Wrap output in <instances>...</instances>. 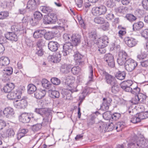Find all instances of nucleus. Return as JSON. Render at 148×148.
<instances>
[{"label":"nucleus","instance_id":"nucleus-57","mask_svg":"<svg viewBox=\"0 0 148 148\" xmlns=\"http://www.w3.org/2000/svg\"><path fill=\"white\" fill-rule=\"evenodd\" d=\"M105 60L108 63V66H111V57L110 53L106 55Z\"/></svg>","mask_w":148,"mask_h":148},{"label":"nucleus","instance_id":"nucleus-63","mask_svg":"<svg viewBox=\"0 0 148 148\" xmlns=\"http://www.w3.org/2000/svg\"><path fill=\"white\" fill-rule=\"evenodd\" d=\"M120 100V99L116 95L112 96V101H113L114 104H117L119 101Z\"/></svg>","mask_w":148,"mask_h":148},{"label":"nucleus","instance_id":"nucleus-18","mask_svg":"<svg viewBox=\"0 0 148 148\" xmlns=\"http://www.w3.org/2000/svg\"><path fill=\"white\" fill-rule=\"evenodd\" d=\"M14 87V84L12 83L7 84L3 88L1 89L2 92L6 93H8L10 92Z\"/></svg>","mask_w":148,"mask_h":148},{"label":"nucleus","instance_id":"nucleus-61","mask_svg":"<svg viewBox=\"0 0 148 148\" xmlns=\"http://www.w3.org/2000/svg\"><path fill=\"white\" fill-rule=\"evenodd\" d=\"M126 59L122 58L119 57V58L117 59V62L121 66L125 65L126 62Z\"/></svg>","mask_w":148,"mask_h":148},{"label":"nucleus","instance_id":"nucleus-36","mask_svg":"<svg viewBox=\"0 0 148 148\" xmlns=\"http://www.w3.org/2000/svg\"><path fill=\"white\" fill-rule=\"evenodd\" d=\"M40 9L42 12L45 13L50 12L52 11L51 8L46 6H42L40 7Z\"/></svg>","mask_w":148,"mask_h":148},{"label":"nucleus","instance_id":"nucleus-55","mask_svg":"<svg viewBox=\"0 0 148 148\" xmlns=\"http://www.w3.org/2000/svg\"><path fill=\"white\" fill-rule=\"evenodd\" d=\"M8 93L7 96V97L8 99L11 100L16 99L15 94L14 92H10Z\"/></svg>","mask_w":148,"mask_h":148},{"label":"nucleus","instance_id":"nucleus-31","mask_svg":"<svg viewBox=\"0 0 148 148\" xmlns=\"http://www.w3.org/2000/svg\"><path fill=\"white\" fill-rule=\"evenodd\" d=\"M77 86V84L74 82L73 84H71L68 86H66L67 89L71 91L72 92H77V90L76 88Z\"/></svg>","mask_w":148,"mask_h":148},{"label":"nucleus","instance_id":"nucleus-6","mask_svg":"<svg viewBox=\"0 0 148 148\" xmlns=\"http://www.w3.org/2000/svg\"><path fill=\"white\" fill-rule=\"evenodd\" d=\"M137 63L134 60L129 59L126 60L125 64V68L128 71H132L137 65Z\"/></svg>","mask_w":148,"mask_h":148},{"label":"nucleus","instance_id":"nucleus-20","mask_svg":"<svg viewBox=\"0 0 148 148\" xmlns=\"http://www.w3.org/2000/svg\"><path fill=\"white\" fill-rule=\"evenodd\" d=\"M46 94L45 90H37L34 93V96L37 99H40L43 98Z\"/></svg>","mask_w":148,"mask_h":148},{"label":"nucleus","instance_id":"nucleus-14","mask_svg":"<svg viewBox=\"0 0 148 148\" xmlns=\"http://www.w3.org/2000/svg\"><path fill=\"white\" fill-rule=\"evenodd\" d=\"M35 112L43 117L50 115V111L47 108H36Z\"/></svg>","mask_w":148,"mask_h":148},{"label":"nucleus","instance_id":"nucleus-33","mask_svg":"<svg viewBox=\"0 0 148 148\" xmlns=\"http://www.w3.org/2000/svg\"><path fill=\"white\" fill-rule=\"evenodd\" d=\"M15 132L13 130L12 128L8 129L6 131V136L9 138H11L14 137Z\"/></svg>","mask_w":148,"mask_h":148},{"label":"nucleus","instance_id":"nucleus-1","mask_svg":"<svg viewBox=\"0 0 148 148\" xmlns=\"http://www.w3.org/2000/svg\"><path fill=\"white\" fill-rule=\"evenodd\" d=\"M148 147V140L144 138L138 137L134 135L128 144V148H146Z\"/></svg>","mask_w":148,"mask_h":148},{"label":"nucleus","instance_id":"nucleus-32","mask_svg":"<svg viewBox=\"0 0 148 148\" xmlns=\"http://www.w3.org/2000/svg\"><path fill=\"white\" fill-rule=\"evenodd\" d=\"M94 21L96 23L100 24H103L105 22L104 18L100 16L95 17L94 19Z\"/></svg>","mask_w":148,"mask_h":148},{"label":"nucleus","instance_id":"nucleus-52","mask_svg":"<svg viewBox=\"0 0 148 148\" xmlns=\"http://www.w3.org/2000/svg\"><path fill=\"white\" fill-rule=\"evenodd\" d=\"M88 93V91L87 90H84L79 95V99L82 101Z\"/></svg>","mask_w":148,"mask_h":148},{"label":"nucleus","instance_id":"nucleus-26","mask_svg":"<svg viewBox=\"0 0 148 148\" xmlns=\"http://www.w3.org/2000/svg\"><path fill=\"white\" fill-rule=\"evenodd\" d=\"M143 23L142 21H138L134 23L133 25V29L134 31H139L144 26Z\"/></svg>","mask_w":148,"mask_h":148},{"label":"nucleus","instance_id":"nucleus-60","mask_svg":"<svg viewBox=\"0 0 148 148\" xmlns=\"http://www.w3.org/2000/svg\"><path fill=\"white\" fill-rule=\"evenodd\" d=\"M42 47H37L36 53L39 56H42L44 53Z\"/></svg>","mask_w":148,"mask_h":148},{"label":"nucleus","instance_id":"nucleus-28","mask_svg":"<svg viewBox=\"0 0 148 148\" xmlns=\"http://www.w3.org/2000/svg\"><path fill=\"white\" fill-rule=\"evenodd\" d=\"M75 82V78L72 76H69L66 78L65 84L66 86Z\"/></svg>","mask_w":148,"mask_h":148},{"label":"nucleus","instance_id":"nucleus-27","mask_svg":"<svg viewBox=\"0 0 148 148\" xmlns=\"http://www.w3.org/2000/svg\"><path fill=\"white\" fill-rule=\"evenodd\" d=\"M43 117V122L42 123V125L45 126L49 124L51 121L52 118L51 114L46 116Z\"/></svg>","mask_w":148,"mask_h":148},{"label":"nucleus","instance_id":"nucleus-62","mask_svg":"<svg viewBox=\"0 0 148 148\" xmlns=\"http://www.w3.org/2000/svg\"><path fill=\"white\" fill-rule=\"evenodd\" d=\"M89 37L92 40L94 41L96 39V33L94 31L89 34Z\"/></svg>","mask_w":148,"mask_h":148},{"label":"nucleus","instance_id":"nucleus-13","mask_svg":"<svg viewBox=\"0 0 148 148\" xmlns=\"http://www.w3.org/2000/svg\"><path fill=\"white\" fill-rule=\"evenodd\" d=\"M61 59V56L60 54L55 55H50L47 57V60L49 62L54 63L59 62Z\"/></svg>","mask_w":148,"mask_h":148},{"label":"nucleus","instance_id":"nucleus-53","mask_svg":"<svg viewBox=\"0 0 148 148\" xmlns=\"http://www.w3.org/2000/svg\"><path fill=\"white\" fill-rule=\"evenodd\" d=\"M103 117L106 120H110L111 118V114L110 111H107L103 114Z\"/></svg>","mask_w":148,"mask_h":148},{"label":"nucleus","instance_id":"nucleus-56","mask_svg":"<svg viewBox=\"0 0 148 148\" xmlns=\"http://www.w3.org/2000/svg\"><path fill=\"white\" fill-rule=\"evenodd\" d=\"M63 48L64 49L63 53L64 56H66L72 50V48H70V47H63Z\"/></svg>","mask_w":148,"mask_h":148},{"label":"nucleus","instance_id":"nucleus-58","mask_svg":"<svg viewBox=\"0 0 148 148\" xmlns=\"http://www.w3.org/2000/svg\"><path fill=\"white\" fill-rule=\"evenodd\" d=\"M51 81V82L55 85H58L60 83V80L56 77H53L52 78Z\"/></svg>","mask_w":148,"mask_h":148},{"label":"nucleus","instance_id":"nucleus-30","mask_svg":"<svg viewBox=\"0 0 148 148\" xmlns=\"http://www.w3.org/2000/svg\"><path fill=\"white\" fill-rule=\"evenodd\" d=\"M103 102L102 103V106H101V108L105 110H108L110 104L107 101L106 98H103Z\"/></svg>","mask_w":148,"mask_h":148},{"label":"nucleus","instance_id":"nucleus-24","mask_svg":"<svg viewBox=\"0 0 148 148\" xmlns=\"http://www.w3.org/2000/svg\"><path fill=\"white\" fill-rule=\"evenodd\" d=\"M28 132V130L27 129H20L17 134V139L19 140L25 136Z\"/></svg>","mask_w":148,"mask_h":148},{"label":"nucleus","instance_id":"nucleus-21","mask_svg":"<svg viewBox=\"0 0 148 148\" xmlns=\"http://www.w3.org/2000/svg\"><path fill=\"white\" fill-rule=\"evenodd\" d=\"M5 38L11 41H16L17 40V35L14 33L9 32L5 34Z\"/></svg>","mask_w":148,"mask_h":148},{"label":"nucleus","instance_id":"nucleus-5","mask_svg":"<svg viewBox=\"0 0 148 148\" xmlns=\"http://www.w3.org/2000/svg\"><path fill=\"white\" fill-rule=\"evenodd\" d=\"M27 98L24 97L21 100H17L13 102L14 106L18 109L25 108L27 106Z\"/></svg>","mask_w":148,"mask_h":148},{"label":"nucleus","instance_id":"nucleus-44","mask_svg":"<svg viewBox=\"0 0 148 148\" xmlns=\"http://www.w3.org/2000/svg\"><path fill=\"white\" fill-rule=\"evenodd\" d=\"M42 126L41 124H37L32 126V129L34 132L38 131L41 128Z\"/></svg>","mask_w":148,"mask_h":148},{"label":"nucleus","instance_id":"nucleus-51","mask_svg":"<svg viewBox=\"0 0 148 148\" xmlns=\"http://www.w3.org/2000/svg\"><path fill=\"white\" fill-rule=\"evenodd\" d=\"M139 100L138 99V97L137 95H135L134 97L132 98L130 101L133 104H136L140 103Z\"/></svg>","mask_w":148,"mask_h":148},{"label":"nucleus","instance_id":"nucleus-39","mask_svg":"<svg viewBox=\"0 0 148 148\" xmlns=\"http://www.w3.org/2000/svg\"><path fill=\"white\" fill-rule=\"evenodd\" d=\"M103 74L105 76V79L106 82L110 84H111V75L105 71H103Z\"/></svg>","mask_w":148,"mask_h":148},{"label":"nucleus","instance_id":"nucleus-48","mask_svg":"<svg viewBox=\"0 0 148 148\" xmlns=\"http://www.w3.org/2000/svg\"><path fill=\"white\" fill-rule=\"evenodd\" d=\"M60 96V93L58 91L52 90L51 92V97L53 98H58Z\"/></svg>","mask_w":148,"mask_h":148},{"label":"nucleus","instance_id":"nucleus-41","mask_svg":"<svg viewBox=\"0 0 148 148\" xmlns=\"http://www.w3.org/2000/svg\"><path fill=\"white\" fill-rule=\"evenodd\" d=\"M126 19L130 22H132L135 21L137 18L132 14H127L126 16Z\"/></svg>","mask_w":148,"mask_h":148},{"label":"nucleus","instance_id":"nucleus-49","mask_svg":"<svg viewBox=\"0 0 148 148\" xmlns=\"http://www.w3.org/2000/svg\"><path fill=\"white\" fill-rule=\"evenodd\" d=\"M124 127V125L121 122H118L116 124V125H115V129L117 132L121 130Z\"/></svg>","mask_w":148,"mask_h":148},{"label":"nucleus","instance_id":"nucleus-11","mask_svg":"<svg viewBox=\"0 0 148 148\" xmlns=\"http://www.w3.org/2000/svg\"><path fill=\"white\" fill-rule=\"evenodd\" d=\"M39 4L38 0H29L27 3V8L30 11L35 10Z\"/></svg>","mask_w":148,"mask_h":148},{"label":"nucleus","instance_id":"nucleus-37","mask_svg":"<svg viewBox=\"0 0 148 148\" xmlns=\"http://www.w3.org/2000/svg\"><path fill=\"white\" fill-rule=\"evenodd\" d=\"M24 89V87H22L21 88H19L18 89H16L15 92H14L15 94L16 99V98H18V99L21 98V95L22 94V92L21 90H23Z\"/></svg>","mask_w":148,"mask_h":148},{"label":"nucleus","instance_id":"nucleus-19","mask_svg":"<svg viewBox=\"0 0 148 148\" xmlns=\"http://www.w3.org/2000/svg\"><path fill=\"white\" fill-rule=\"evenodd\" d=\"M148 51L147 47H144V49H142L141 53L138 54L137 56V58L139 60L145 58L147 56V55L145 53Z\"/></svg>","mask_w":148,"mask_h":148},{"label":"nucleus","instance_id":"nucleus-47","mask_svg":"<svg viewBox=\"0 0 148 148\" xmlns=\"http://www.w3.org/2000/svg\"><path fill=\"white\" fill-rule=\"evenodd\" d=\"M34 17L38 21L42 18L43 15L39 12L36 11L34 14Z\"/></svg>","mask_w":148,"mask_h":148},{"label":"nucleus","instance_id":"nucleus-50","mask_svg":"<svg viewBox=\"0 0 148 148\" xmlns=\"http://www.w3.org/2000/svg\"><path fill=\"white\" fill-rule=\"evenodd\" d=\"M90 75L89 76V80L87 84H89L91 82H92L93 81L92 79V77L93 75V70L92 66H90Z\"/></svg>","mask_w":148,"mask_h":148},{"label":"nucleus","instance_id":"nucleus-3","mask_svg":"<svg viewBox=\"0 0 148 148\" xmlns=\"http://www.w3.org/2000/svg\"><path fill=\"white\" fill-rule=\"evenodd\" d=\"M81 36L78 34H73L71 36L72 43L66 42L64 44L63 46H70L78 45L80 42Z\"/></svg>","mask_w":148,"mask_h":148},{"label":"nucleus","instance_id":"nucleus-34","mask_svg":"<svg viewBox=\"0 0 148 148\" xmlns=\"http://www.w3.org/2000/svg\"><path fill=\"white\" fill-rule=\"evenodd\" d=\"M3 71L5 72H4V75L3 76H4L5 77V75L7 76L10 75L12 74L13 72L12 68L10 67H5L3 70Z\"/></svg>","mask_w":148,"mask_h":148},{"label":"nucleus","instance_id":"nucleus-12","mask_svg":"<svg viewBox=\"0 0 148 148\" xmlns=\"http://www.w3.org/2000/svg\"><path fill=\"white\" fill-rule=\"evenodd\" d=\"M73 56L77 65L81 66L84 65V63L82 59L83 57L82 55L77 52Z\"/></svg>","mask_w":148,"mask_h":148},{"label":"nucleus","instance_id":"nucleus-59","mask_svg":"<svg viewBox=\"0 0 148 148\" xmlns=\"http://www.w3.org/2000/svg\"><path fill=\"white\" fill-rule=\"evenodd\" d=\"M29 22L32 25L34 26L37 24L38 21L34 17H33L30 19Z\"/></svg>","mask_w":148,"mask_h":148},{"label":"nucleus","instance_id":"nucleus-17","mask_svg":"<svg viewBox=\"0 0 148 148\" xmlns=\"http://www.w3.org/2000/svg\"><path fill=\"white\" fill-rule=\"evenodd\" d=\"M4 116L8 118H10L14 114V110L10 107L5 108L3 111Z\"/></svg>","mask_w":148,"mask_h":148},{"label":"nucleus","instance_id":"nucleus-29","mask_svg":"<svg viewBox=\"0 0 148 148\" xmlns=\"http://www.w3.org/2000/svg\"><path fill=\"white\" fill-rule=\"evenodd\" d=\"M27 92L29 94L34 93L37 90L36 87L32 84H30L27 86Z\"/></svg>","mask_w":148,"mask_h":148},{"label":"nucleus","instance_id":"nucleus-46","mask_svg":"<svg viewBox=\"0 0 148 148\" xmlns=\"http://www.w3.org/2000/svg\"><path fill=\"white\" fill-rule=\"evenodd\" d=\"M140 91V88L137 86L135 88L133 87V88H132V90L131 91H129V92H131L132 94H135V95H137L140 93H139Z\"/></svg>","mask_w":148,"mask_h":148},{"label":"nucleus","instance_id":"nucleus-16","mask_svg":"<svg viewBox=\"0 0 148 148\" xmlns=\"http://www.w3.org/2000/svg\"><path fill=\"white\" fill-rule=\"evenodd\" d=\"M71 69V64L64 63L60 66V71L62 73L67 74L70 72Z\"/></svg>","mask_w":148,"mask_h":148},{"label":"nucleus","instance_id":"nucleus-42","mask_svg":"<svg viewBox=\"0 0 148 148\" xmlns=\"http://www.w3.org/2000/svg\"><path fill=\"white\" fill-rule=\"evenodd\" d=\"M142 36L147 39L146 46H148V29H145L141 33Z\"/></svg>","mask_w":148,"mask_h":148},{"label":"nucleus","instance_id":"nucleus-64","mask_svg":"<svg viewBox=\"0 0 148 148\" xmlns=\"http://www.w3.org/2000/svg\"><path fill=\"white\" fill-rule=\"evenodd\" d=\"M119 86H112V92L115 94H117L119 91Z\"/></svg>","mask_w":148,"mask_h":148},{"label":"nucleus","instance_id":"nucleus-43","mask_svg":"<svg viewBox=\"0 0 148 148\" xmlns=\"http://www.w3.org/2000/svg\"><path fill=\"white\" fill-rule=\"evenodd\" d=\"M138 95L140 103H143L145 101L147 98V96L146 95L141 93H140Z\"/></svg>","mask_w":148,"mask_h":148},{"label":"nucleus","instance_id":"nucleus-22","mask_svg":"<svg viewBox=\"0 0 148 148\" xmlns=\"http://www.w3.org/2000/svg\"><path fill=\"white\" fill-rule=\"evenodd\" d=\"M42 85L44 88L47 89H49L51 90V87L52 85L51 82L48 81L47 79L44 78L41 81Z\"/></svg>","mask_w":148,"mask_h":148},{"label":"nucleus","instance_id":"nucleus-8","mask_svg":"<svg viewBox=\"0 0 148 148\" xmlns=\"http://www.w3.org/2000/svg\"><path fill=\"white\" fill-rule=\"evenodd\" d=\"M110 124L108 125L106 123L101 121H99L96 125V127L101 132H107L110 131Z\"/></svg>","mask_w":148,"mask_h":148},{"label":"nucleus","instance_id":"nucleus-54","mask_svg":"<svg viewBox=\"0 0 148 148\" xmlns=\"http://www.w3.org/2000/svg\"><path fill=\"white\" fill-rule=\"evenodd\" d=\"M119 57L126 60L127 57V55L125 51H121L119 52Z\"/></svg>","mask_w":148,"mask_h":148},{"label":"nucleus","instance_id":"nucleus-7","mask_svg":"<svg viewBox=\"0 0 148 148\" xmlns=\"http://www.w3.org/2000/svg\"><path fill=\"white\" fill-rule=\"evenodd\" d=\"M57 21L56 15L53 13L48 14L47 16H45L43 22L45 24L54 23Z\"/></svg>","mask_w":148,"mask_h":148},{"label":"nucleus","instance_id":"nucleus-2","mask_svg":"<svg viewBox=\"0 0 148 148\" xmlns=\"http://www.w3.org/2000/svg\"><path fill=\"white\" fill-rule=\"evenodd\" d=\"M114 66V60H113L112 61V71L113 74L118 79L120 80L124 79L126 76L125 72L121 71Z\"/></svg>","mask_w":148,"mask_h":148},{"label":"nucleus","instance_id":"nucleus-4","mask_svg":"<svg viewBox=\"0 0 148 148\" xmlns=\"http://www.w3.org/2000/svg\"><path fill=\"white\" fill-rule=\"evenodd\" d=\"M107 11L106 7L103 5L94 7L92 9V13L95 16H99L104 14Z\"/></svg>","mask_w":148,"mask_h":148},{"label":"nucleus","instance_id":"nucleus-40","mask_svg":"<svg viewBox=\"0 0 148 148\" xmlns=\"http://www.w3.org/2000/svg\"><path fill=\"white\" fill-rule=\"evenodd\" d=\"M115 11L117 13H125L126 11L125 8L123 6H120L119 7L116 8L114 9Z\"/></svg>","mask_w":148,"mask_h":148},{"label":"nucleus","instance_id":"nucleus-38","mask_svg":"<svg viewBox=\"0 0 148 148\" xmlns=\"http://www.w3.org/2000/svg\"><path fill=\"white\" fill-rule=\"evenodd\" d=\"M44 38L45 39L47 40H49L53 38V34L51 32H46L45 30V33L44 35Z\"/></svg>","mask_w":148,"mask_h":148},{"label":"nucleus","instance_id":"nucleus-35","mask_svg":"<svg viewBox=\"0 0 148 148\" xmlns=\"http://www.w3.org/2000/svg\"><path fill=\"white\" fill-rule=\"evenodd\" d=\"M71 71L73 75H78L80 71V69L78 66H75L72 67V65H71Z\"/></svg>","mask_w":148,"mask_h":148},{"label":"nucleus","instance_id":"nucleus-10","mask_svg":"<svg viewBox=\"0 0 148 148\" xmlns=\"http://www.w3.org/2000/svg\"><path fill=\"white\" fill-rule=\"evenodd\" d=\"M133 82L132 80H128L123 82L121 84V88L125 91L129 92L133 88Z\"/></svg>","mask_w":148,"mask_h":148},{"label":"nucleus","instance_id":"nucleus-25","mask_svg":"<svg viewBox=\"0 0 148 148\" xmlns=\"http://www.w3.org/2000/svg\"><path fill=\"white\" fill-rule=\"evenodd\" d=\"M45 33V29L37 30L34 33L33 36L35 38L42 37L44 36Z\"/></svg>","mask_w":148,"mask_h":148},{"label":"nucleus","instance_id":"nucleus-9","mask_svg":"<svg viewBox=\"0 0 148 148\" xmlns=\"http://www.w3.org/2000/svg\"><path fill=\"white\" fill-rule=\"evenodd\" d=\"M32 114L24 113L19 117L20 121L23 123H27L30 121V119L33 120Z\"/></svg>","mask_w":148,"mask_h":148},{"label":"nucleus","instance_id":"nucleus-23","mask_svg":"<svg viewBox=\"0 0 148 148\" xmlns=\"http://www.w3.org/2000/svg\"><path fill=\"white\" fill-rule=\"evenodd\" d=\"M10 62L9 59L7 57L3 56L0 58V65L2 68L7 66L10 63Z\"/></svg>","mask_w":148,"mask_h":148},{"label":"nucleus","instance_id":"nucleus-45","mask_svg":"<svg viewBox=\"0 0 148 148\" xmlns=\"http://www.w3.org/2000/svg\"><path fill=\"white\" fill-rule=\"evenodd\" d=\"M9 16V13L7 11H2L0 12V19L3 20Z\"/></svg>","mask_w":148,"mask_h":148},{"label":"nucleus","instance_id":"nucleus-15","mask_svg":"<svg viewBox=\"0 0 148 148\" xmlns=\"http://www.w3.org/2000/svg\"><path fill=\"white\" fill-rule=\"evenodd\" d=\"M97 43L94 41L95 43H97V45L99 46H107L108 45V37L106 36H102L101 38H99Z\"/></svg>","mask_w":148,"mask_h":148}]
</instances>
